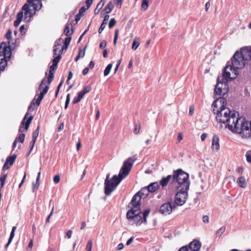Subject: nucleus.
Segmentation results:
<instances>
[{
  "mask_svg": "<svg viewBox=\"0 0 251 251\" xmlns=\"http://www.w3.org/2000/svg\"><path fill=\"white\" fill-rule=\"evenodd\" d=\"M15 46L13 44L10 45V41L8 42V45L6 43L2 42L0 45V56H3V58H7L10 59L12 52L11 50H13Z\"/></svg>",
  "mask_w": 251,
  "mask_h": 251,
  "instance_id": "9",
  "label": "nucleus"
},
{
  "mask_svg": "<svg viewBox=\"0 0 251 251\" xmlns=\"http://www.w3.org/2000/svg\"><path fill=\"white\" fill-rule=\"evenodd\" d=\"M138 195L141 197L142 198H146L150 194V192L148 189L147 187H145L141 189L137 193Z\"/></svg>",
  "mask_w": 251,
  "mask_h": 251,
  "instance_id": "20",
  "label": "nucleus"
},
{
  "mask_svg": "<svg viewBox=\"0 0 251 251\" xmlns=\"http://www.w3.org/2000/svg\"><path fill=\"white\" fill-rule=\"evenodd\" d=\"M85 94L81 91L79 92H78V97L80 99H82L83 98V97H84V96L85 95Z\"/></svg>",
  "mask_w": 251,
  "mask_h": 251,
  "instance_id": "62",
  "label": "nucleus"
},
{
  "mask_svg": "<svg viewBox=\"0 0 251 251\" xmlns=\"http://www.w3.org/2000/svg\"><path fill=\"white\" fill-rule=\"evenodd\" d=\"M159 184L158 182H154L151 183L147 187L149 190L150 193H152L155 192L159 188Z\"/></svg>",
  "mask_w": 251,
  "mask_h": 251,
  "instance_id": "18",
  "label": "nucleus"
},
{
  "mask_svg": "<svg viewBox=\"0 0 251 251\" xmlns=\"http://www.w3.org/2000/svg\"><path fill=\"white\" fill-rule=\"evenodd\" d=\"M227 101L226 100L223 98V97H220L219 98H217L216 100H215L213 103L212 104V107H213V112L214 114H216V111L217 109L216 108H217L218 106H221L223 105H226Z\"/></svg>",
  "mask_w": 251,
  "mask_h": 251,
  "instance_id": "14",
  "label": "nucleus"
},
{
  "mask_svg": "<svg viewBox=\"0 0 251 251\" xmlns=\"http://www.w3.org/2000/svg\"><path fill=\"white\" fill-rule=\"evenodd\" d=\"M91 88L90 86H86L82 91L85 94L90 91Z\"/></svg>",
  "mask_w": 251,
  "mask_h": 251,
  "instance_id": "50",
  "label": "nucleus"
},
{
  "mask_svg": "<svg viewBox=\"0 0 251 251\" xmlns=\"http://www.w3.org/2000/svg\"><path fill=\"white\" fill-rule=\"evenodd\" d=\"M10 59H8L7 58H2L1 59L0 61V71H2L4 70L5 67L7 66V61Z\"/></svg>",
  "mask_w": 251,
  "mask_h": 251,
  "instance_id": "25",
  "label": "nucleus"
},
{
  "mask_svg": "<svg viewBox=\"0 0 251 251\" xmlns=\"http://www.w3.org/2000/svg\"><path fill=\"white\" fill-rule=\"evenodd\" d=\"M211 148L216 151H217L220 148L219 138L217 135L215 134L213 136Z\"/></svg>",
  "mask_w": 251,
  "mask_h": 251,
  "instance_id": "16",
  "label": "nucleus"
},
{
  "mask_svg": "<svg viewBox=\"0 0 251 251\" xmlns=\"http://www.w3.org/2000/svg\"><path fill=\"white\" fill-rule=\"evenodd\" d=\"M170 181L172 182V175H168L166 177H163L158 183L159 184V186H161L162 187H164L167 185Z\"/></svg>",
  "mask_w": 251,
  "mask_h": 251,
  "instance_id": "17",
  "label": "nucleus"
},
{
  "mask_svg": "<svg viewBox=\"0 0 251 251\" xmlns=\"http://www.w3.org/2000/svg\"><path fill=\"white\" fill-rule=\"evenodd\" d=\"M5 37L10 41L12 37V32L10 30H8L7 32L5 34Z\"/></svg>",
  "mask_w": 251,
  "mask_h": 251,
  "instance_id": "46",
  "label": "nucleus"
},
{
  "mask_svg": "<svg viewBox=\"0 0 251 251\" xmlns=\"http://www.w3.org/2000/svg\"><path fill=\"white\" fill-rule=\"evenodd\" d=\"M54 77L53 72L49 71V76L48 78V83L50 84L52 81Z\"/></svg>",
  "mask_w": 251,
  "mask_h": 251,
  "instance_id": "36",
  "label": "nucleus"
},
{
  "mask_svg": "<svg viewBox=\"0 0 251 251\" xmlns=\"http://www.w3.org/2000/svg\"><path fill=\"white\" fill-rule=\"evenodd\" d=\"M60 181V176L59 175H56L53 177V181L55 183H57Z\"/></svg>",
  "mask_w": 251,
  "mask_h": 251,
  "instance_id": "51",
  "label": "nucleus"
},
{
  "mask_svg": "<svg viewBox=\"0 0 251 251\" xmlns=\"http://www.w3.org/2000/svg\"><path fill=\"white\" fill-rule=\"evenodd\" d=\"M131 208L126 213V218L129 220V224L136 226H140L142 223H147V217L150 213V209H147L142 213L141 209L135 210Z\"/></svg>",
  "mask_w": 251,
  "mask_h": 251,
  "instance_id": "4",
  "label": "nucleus"
},
{
  "mask_svg": "<svg viewBox=\"0 0 251 251\" xmlns=\"http://www.w3.org/2000/svg\"><path fill=\"white\" fill-rule=\"evenodd\" d=\"M112 67V64H109L107 67H106V68L105 69L104 71V76H107L109 75L111 70V68Z\"/></svg>",
  "mask_w": 251,
  "mask_h": 251,
  "instance_id": "35",
  "label": "nucleus"
},
{
  "mask_svg": "<svg viewBox=\"0 0 251 251\" xmlns=\"http://www.w3.org/2000/svg\"><path fill=\"white\" fill-rule=\"evenodd\" d=\"M57 65H54L53 64H52L50 67V71L53 72L54 70H55L57 68Z\"/></svg>",
  "mask_w": 251,
  "mask_h": 251,
  "instance_id": "57",
  "label": "nucleus"
},
{
  "mask_svg": "<svg viewBox=\"0 0 251 251\" xmlns=\"http://www.w3.org/2000/svg\"><path fill=\"white\" fill-rule=\"evenodd\" d=\"M114 5L112 2L110 1L105 7L104 11L106 12V13L108 14L112 11Z\"/></svg>",
  "mask_w": 251,
  "mask_h": 251,
  "instance_id": "29",
  "label": "nucleus"
},
{
  "mask_svg": "<svg viewBox=\"0 0 251 251\" xmlns=\"http://www.w3.org/2000/svg\"><path fill=\"white\" fill-rule=\"evenodd\" d=\"M72 233V231L71 230H69L67 231V232L66 233V235H67V236L68 239H70L71 237Z\"/></svg>",
  "mask_w": 251,
  "mask_h": 251,
  "instance_id": "64",
  "label": "nucleus"
},
{
  "mask_svg": "<svg viewBox=\"0 0 251 251\" xmlns=\"http://www.w3.org/2000/svg\"><path fill=\"white\" fill-rule=\"evenodd\" d=\"M116 23V21L114 18L111 19L108 24L109 28H112L115 25Z\"/></svg>",
  "mask_w": 251,
  "mask_h": 251,
  "instance_id": "40",
  "label": "nucleus"
},
{
  "mask_svg": "<svg viewBox=\"0 0 251 251\" xmlns=\"http://www.w3.org/2000/svg\"><path fill=\"white\" fill-rule=\"evenodd\" d=\"M81 100V99H80L78 96L75 97L73 100V103H74V104L77 103L78 102H79Z\"/></svg>",
  "mask_w": 251,
  "mask_h": 251,
  "instance_id": "52",
  "label": "nucleus"
},
{
  "mask_svg": "<svg viewBox=\"0 0 251 251\" xmlns=\"http://www.w3.org/2000/svg\"><path fill=\"white\" fill-rule=\"evenodd\" d=\"M104 0H101L97 4L96 8L95 9L94 13L95 15H97L100 12V10L104 5Z\"/></svg>",
  "mask_w": 251,
  "mask_h": 251,
  "instance_id": "26",
  "label": "nucleus"
},
{
  "mask_svg": "<svg viewBox=\"0 0 251 251\" xmlns=\"http://www.w3.org/2000/svg\"><path fill=\"white\" fill-rule=\"evenodd\" d=\"M62 42V38H60L57 41H55L54 46H56V47H58V46H59L61 45Z\"/></svg>",
  "mask_w": 251,
  "mask_h": 251,
  "instance_id": "53",
  "label": "nucleus"
},
{
  "mask_svg": "<svg viewBox=\"0 0 251 251\" xmlns=\"http://www.w3.org/2000/svg\"><path fill=\"white\" fill-rule=\"evenodd\" d=\"M93 0H86L85 1L86 5L87 6V9H88L93 3Z\"/></svg>",
  "mask_w": 251,
  "mask_h": 251,
  "instance_id": "49",
  "label": "nucleus"
},
{
  "mask_svg": "<svg viewBox=\"0 0 251 251\" xmlns=\"http://www.w3.org/2000/svg\"><path fill=\"white\" fill-rule=\"evenodd\" d=\"M85 11H86V8H85V7H82L79 9L78 14H79L80 15H81V14H82L83 13H84L85 12Z\"/></svg>",
  "mask_w": 251,
  "mask_h": 251,
  "instance_id": "58",
  "label": "nucleus"
},
{
  "mask_svg": "<svg viewBox=\"0 0 251 251\" xmlns=\"http://www.w3.org/2000/svg\"><path fill=\"white\" fill-rule=\"evenodd\" d=\"M139 45L140 42L139 40L137 38H135L132 43V49L134 50H136L139 47Z\"/></svg>",
  "mask_w": 251,
  "mask_h": 251,
  "instance_id": "32",
  "label": "nucleus"
},
{
  "mask_svg": "<svg viewBox=\"0 0 251 251\" xmlns=\"http://www.w3.org/2000/svg\"><path fill=\"white\" fill-rule=\"evenodd\" d=\"M177 189L178 192L175 195V204L178 206H181L183 205L186 201L188 197L187 192L188 190H181V189Z\"/></svg>",
  "mask_w": 251,
  "mask_h": 251,
  "instance_id": "10",
  "label": "nucleus"
},
{
  "mask_svg": "<svg viewBox=\"0 0 251 251\" xmlns=\"http://www.w3.org/2000/svg\"><path fill=\"white\" fill-rule=\"evenodd\" d=\"M22 11H24V16L23 15L24 20L26 22L30 21L31 18L35 13H32L31 9L29 8V5L27 3H25L22 7Z\"/></svg>",
  "mask_w": 251,
  "mask_h": 251,
  "instance_id": "12",
  "label": "nucleus"
},
{
  "mask_svg": "<svg viewBox=\"0 0 251 251\" xmlns=\"http://www.w3.org/2000/svg\"><path fill=\"white\" fill-rule=\"evenodd\" d=\"M40 175H41V172H40L38 173L36 183H33V184H32V191H33V192H34L35 191H36L39 188Z\"/></svg>",
  "mask_w": 251,
  "mask_h": 251,
  "instance_id": "23",
  "label": "nucleus"
},
{
  "mask_svg": "<svg viewBox=\"0 0 251 251\" xmlns=\"http://www.w3.org/2000/svg\"><path fill=\"white\" fill-rule=\"evenodd\" d=\"M237 183L238 185L243 188H245L247 186V183L244 177L240 176L237 180Z\"/></svg>",
  "mask_w": 251,
  "mask_h": 251,
  "instance_id": "24",
  "label": "nucleus"
},
{
  "mask_svg": "<svg viewBox=\"0 0 251 251\" xmlns=\"http://www.w3.org/2000/svg\"><path fill=\"white\" fill-rule=\"evenodd\" d=\"M23 18V12L20 11L19 12L17 15L16 20L14 23V25L15 26L17 27L20 24L22 19Z\"/></svg>",
  "mask_w": 251,
  "mask_h": 251,
  "instance_id": "21",
  "label": "nucleus"
},
{
  "mask_svg": "<svg viewBox=\"0 0 251 251\" xmlns=\"http://www.w3.org/2000/svg\"><path fill=\"white\" fill-rule=\"evenodd\" d=\"M46 83V77H44L43 79V80H42V81L39 85V90H41L42 86L43 85H45Z\"/></svg>",
  "mask_w": 251,
  "mask_h": 251,
  "instance_id": "47",
  "label": "nucleus"
},
{
  "mask_svg": "<svg viewBox=\"0 0 251 251\" xmlns=\"http://www.w3.org/2000/svg\"><path fill=\"white\" fill-rule=\"evenodd\" d=\"M135 160L133 157H129L124 161L118 176L114 175L110 180H104V193L106 196L110 195L121 180L128 175Z\"/></svg>",
  "mask_w": 251,
  "mask_h": 251,
  "instance_id": "1",
  "label": "nucleus"
},
{
  "mask_svg": "<svg viewBox=\"0 0 251 251\" xmlns=\"http://www.w3.org/2000/svg\"><path fill=\"white\" fill-rule=\"evenodd\" d=\"M39 126H38L35 130H34L32 133V139L33 141L36 142L38 136L39 135Z\"/></svg>",
  "mask_w": 251,
  "mask_h": 251,
  "instance_id": "34",
  "label": "nucleus"
},
{
  "mask_svg": "<svg viewBox=\"0 0 251 251\" xmlns=\"http://www.w3.org/2000/svg\"><path fill=\"white\" fill-rule=\"evenodd\" d=\"M175 204H172L171 202H167L162 204L159 209V212L163 215H168L171 214L173 209L176 208Z\"/></svg>",
  "mask_w": 251,
  "mask_h": 251,
  "instance_id": "11",
  "label": "nucleus"
},
{
  "mask_svg": "<svg viewBox=\"0 0 251 251\" xmlns=\"http://www.w3.org/2000/svg\"><path fill=\"white\" fill-rule=\"evenodd\" d=\"M225 230H226V226H222L216 232L217 236H219L220 237L223 234V233L225 231Z\"/></svg>",
  "mask_w": 251,
  "mask_h": 251,
  "instance_id": "37",
  "label": "nucleus"
},
{
  "mask_svg": "<svg viewBox=\"0 0 251 251\" xmlns=\"http://www.w3.org/2000/svg\"><path fill=\"white\" fill-rule=\"evenodd\" d=\"M17 155L16 154H13L12 156H9L6 158V163L9 164V166H11L13 164L16 159Z\"/></svg>",
  "mask_w": 251,
  "mask_h": 251,
  "instance_id": "28",
  "label": "nucleus"
},
{
  "mask_svg": "<svg viewBox=\"0 0 251 251\" xmlns=\"http://www.w3.org/2000/svg\"><path fill=\"white\" fill-rule=\"evenodd\" d=\"M62 53L61 52V50L59 51L58 54L56 56H54V58L52 60V64H54V65H57L58 63L61 58V54Z\"/></svg>",
  "mask_w": 251,
  "mask_h": 251,
  "instance_id": "31",
  "label": "nucleus"
},
{
  "mask_svg": "<svg viewBox=\"0 0 251 251\" xmlns=\"http://www.w3.org/2000/svg\"><path fill=\"white\" fill-rule=\"evenodd\" d=\"M70 95L69 94H67V97H66V100L65 104V109L67 108L68 105L69 104V102H70Z\"/></svg>",
  "mask_w": 251,
  "mask_h": 251,
  "instance_id": "44",
  "label": "nucleus"
},
{
  "mask_svg": "<svg viewBox=\"0 0 251 251\" xmlns=\"http://www.w3.org/2000/svg\"><path fill=\"white\" fill-rule=\"evenodd\" d=\"M141 197L138 195V194L136 193L134 196L132 197L131 202L129 203V204L132 205L131 208H134L135 210H139L140 209V205H141Z\"/></svg>",
  "mask_w": 251,
  "mask_h": 251,
  "instance_id": "13",
  "label": "nucleus"
},
{
  "mask_svg": "<svg viewBox=\"0 0 251 251\" xmlns=\"http://www.w3.org/2000/svg\"><path fill=\"white\" fill-rule=\"evenodd\" d=\"M246 156L247 162L251 163V150L246 152Z\"/></svg>",
  "mask_w": 251,
  "mask_h": 251,
  "instance_id": "42",
  "label": "nucleus"
},
{
  "mask_svg": "<svg viewBox=\"0 0 251 251\" xmlns=\"http://www.w3.org/2000/svg\"><path fill=\"white\" fill-rule=\"evenodd\" d=\"M28 114V113H27L25 115L24 119H23L21 123L19 129V132L20 133V134L18 138H17L18 141H20L21 143H23L25 140V134L24 133V132L27 130L29 126V125L33 119V117L32 116H30L27 119L26 121L25 122V120H26Z\"/></svg>",
  "mask_w": 251,
  "mask_h": 251,
  "instance_id": "8",
  "label": "nucleus"
},
{
  "mask_svg": "<svg viewBox=\"0 0 251 251\" xmlns=\"http://www.w3.org/2000/svg\"><path fill=\"white\" fill-rule=\"evenodd\" d=\"M71 39H72V38L71 37H67L65 38L64 43V45H63V46L62 48V50H61V53L64 50H66L68 49V46L70 43Z\"/></svg>",
  "mask_w": 251,
  "mask_h": 251,
  "instance_id": "27",
  "label": "nucleus"
},
{
  "mask_svg": "<svg viewBox=\"0 0 251 251\" xmlns=\"http://www.w3.org/2000/svg\"><path fill=\"white\" fill-rule=\"evenodd\" d=\"M178 251H189V249L188 248V246H184L182 247H181Z\"/></svg>",
  "mask_w": 251,
  "mask_h": 251,
  "instance_id": "54",
  "label": "nucleus"
},
{
  "mask_svg": "<svg viewBox=\"0 0 251 251\" xmlns=\"http://www.w3.org/2000/svg\"><path fill=\"white\" fill-rule=\"evenodd\" d=\"M31 7H33L34 10V13H35L36 11L41 9L42 7V3L41 0H35L32 4L31 5Z\"/></svg>",
  "mask_w": 251,
  "mask_h": 251,
  "instance_id": "19",
  "label": "nucleus"
},
{
  "mask_svg": "<svg viewBox=\"0 0 251 251\" xmlns=\"http://www.w3.org/2000/svg\"><path fill=\"white\" fill-rule=\"evenodd\" d=\"M222 77L221 80L220 77L217 78V83L214 89L215 95H218L221 96L226 94L228 91V81L234 78L233 77L231 76V78L226 79L223 75Z\"/></svg>",
  "mask_w": 251,
  "mask_h": 251,
  "instance_id": "7",
  "label": "nucleus"
},
{
  "mask_svg": "<svg viewBox=\"0 0 251 251\" xmlns=\"http://www.w3.org/2000/svg\"><path fill=\"white\" fill-rule=\"evenodd\" d=\"M203 222L205 223H208L209 222V217L207 215H205L202 218Z\"/></svg>",
  "mask_w": 251,
  "mask_h": 251,
  "instance_id": "56",
  "label": "nucleus"
},
{
  "mask_svg": "<svg viewBox=\"0 0 251 251\" xmlns=\"http://www.w3.org/2000/svg\"><path fill=\"white\" fill-rule=\"evenodd\" d=\"M189 176L188 173L180 169H178L174 171V174L172 176V183H177L176 186L177 189L189 190L190 186Z\"/></svg>",
  "mask_w": 251,
  "mask_h": 251,
  "instance_id": "5",
  "label": "nucleus"
},
{
  "mask_svg": "<svg viewBox=\"0 0 251 251\" xmlns=\"http://www.w3.org/2000/svg\"><path fill=\"white\" fill-rule=\"evenodd\" d=\"M17 229V227L15 226H14L12 227V230L10 233V237L9 238V239L10 241H12L14 236H15V232Z\"/></svg>",
  "mask_w": 251,
  "mask_h": 251,
  "instance_id": "39",
  "label": "nucleus"
},
{
  "mask_svg": "<svg viewBox=\"0 0 251 251\" xmlns=\"http://www.w3.org/2000/svg\"><path fill=\"white\" fill-rule=\"evenodd\" d=\"M201 247V243L198 240H194L190 243L189 246V250L194 251H200V250Z\"/></svg>",
  "mask_w": 251,
  "mask_h": 251,
  "instance_id": "15",
  "label": "nucleus"
},
{
  "mask_svg": "<svg viewBox=\"0 0 251 251\" xmlns=\"http://www.w3.org/2000/svg\"><path fill=\"white\" fill-rule=\"evenodd\" d=\"M118 35H119V30L118 29H116L115 30L114 38V41H113L114 45H116L117 43V39L118 38Z\"/></svg>",
  "mask_w": 251,
  "mask_h": 251,
  "instance_id": "41",
  "label": "nucleus"
},
{
  "mask_svg": "<svg viewBox=\"0 0 251 251\" xmlns=\"http://www.w3.org/2000/svg\"><path fill=\"white\" fill-rule=\"evenodd\" d=\"M194 112V108L193 106H190L189 108V114L190 116L193 115Z\"/></svg>",
  "mask_w": 251,
  "mask_h": 251,
  "instance_id": "59",
  "label": "nucleus"
},
{
  "mask_svg": "<svg viewBox=\"0 0 251 251\" xmlns=\"http://www.w3.org/2000/svg\"><path fill=\"white\" fill-rule=\"evenodd\" d=\"M133 239H134V237H130L126 242V245L127 246H128L129 245L131 244V243L133 242Z\"/></svg>",
  "mask_w": 251,
  "mask_h": 251,
  "instance_id": "60",
  "label": "nucleus"
},
{
  "mask_svg": "<svg viewBox=\"0 0 251 251\" xmlns=\"http://www.w3.org/2000/svg\"><path fill=\"white\" fill-rule=\"evenodd\" d=\"M59 48L58 47H56V46H54V47H53V57L54 56H56L58 53H59V51L60 50H59Z\"/></svg>",
  "mask_w": 251,
  "mask_h": 251,
  "instance_id": "45",
  "label": "nucleus"
},
{
  "mask_svg": "<svg viewBox=\"0 0 251 251\" xmlns=\"http://www.w3.org/2000/svg\"><path fill=\"white\" fill-rule=\"evenodd\" d=\"M226 127L232 132L239 134L243 137L248 138L251 136V120L249 123L245 118L239 117L238 112L237 115H235L234 122L231 121V123L227 124Z\"/></svg>",
  "mask_w": 251,
  "mask_h": 251,
  "instance_id": "3",
  "label": "nucleus"
},
{
  "mask_svg": "<svg viewBox=\"0 0 251 251\" xmlns=\"http://www.w3.org/2000/svg\"><path fill=\"white\" fill-rule=\"evenodd\" d=\"M210 6V1H208V2H207L205 4V11H207L209 9V7Z\"/></svg>",
  "mask_w": 251,
  "mask_h": 251,
  "instance_id": "63",
  "label": "nucleus"
},
{
  "mask_svg": "<svg viewBox=\"0 0 251 251\" xmlns=\"http://www.w3.org/2000/svg\"><path fill=\"white\" fill-rule=\"evenodd\" d=\"M70 28L69 25H66L65 28L64 30V33L65 34V35H66L67 36H70L73 33V29H72V31L70 32Z\"/></svg>",
  "mask_w": 251,
  "mask_h": 251,
  "instance_id": "33",
  "label": "nucleus"
},
{
  "mask_svg": "<svg viewBox=\"0 0 251 251\" xmlns=\"http://www.w3.org/2000/svg\"><path fill=\"white\" fill-rule=\"evenodd\" d=\"M121 63V59H120L117 61L116 67L114 69V73H115L116 72V71H117V70L118 69Z\"/></svg>",
  "mask_w": 251,
  "mask_h": 251,
  "instance_id": "55",
  "label": "nucleus"
},
{
  "mask_svg": "<svg viewBox=\"0 0 251 251\" xmlns=\"http://www.w3.org/2000/svg\"><path fill=\"white\" fill-rule=\"evenodd\" d=\"M107 45V42L105 40H103L101 42V43L100 44V49H103Z\"/></svg>",
  "mask_w": 251,
  "mask_h": 251,
  "instance_id": "48",
  "label": "nucleus"
},
{
  "mask_svg": "<svg viewBox=\"0 0 251 251\" xmlns=\"http://www.w3.org/2000/svg\"><path fill=\"white\" fill-rule=\"evenodd\" d=\"M207 137V133H203L201 136V141H203L205 140L206 138Z\"/></svg>",
  "mask_w": 251,
  "mask_h": 251,
  "instance_id": "61",
  "label": "nucleus"
},
{
  "mask_svg": "<svg viewBox=\"0 0 251 251\" xmlns=\"http://www.w3.org/2000/svg\"><path fill=\"white\" fill-rule=\"evenodd\" d=\"M109 18V16L108 15H106L104 17V19L101 23V24L100 25V27L99 29V33H101L102 31L103 30V29L105 28L106 25L107 24V21Z\"/></svg>",
  "mask_w": 251,
  "mask_h": 251,
  "instance_id": "22",
  "label": "nucleus"
},
{
  "mask_svg": "<svg viewBox=\"0 0 251 251\" xmlns=\"http://www.w3.org/2000/svg\"><path fill=\"white\" fill-rule=\"evenodd\" d=\"M226 105H223L216 111V120L220 123L229 124L231 121L234 122L235 115H237V112L231 111L229 108L226 107Z\"/></svg>",
  "mask_w": 251,
  "mask_h": 251,
  "instance_id": "6",
  "label": "nucleus"
},
{
  "mask_svg": "<svg viewBox=\"0 0 251 251\" xmlns=\"http://www.w3.org/2000/svg\"><path fill=\"white\" fill-rule=\"evenodd\" d=\"M49 87L48 85L45 86L43 91L39 94L38 98L42 100L44 95L48 92Z\"/></svg>",
  "mask_w": 251,
  "mask_h": 251,
  "instance_id": "30",
  "label": "nucleus"
},
{
  "mask_svg": "<svg viewBox=\"0 0 251 251\" xmlns=\"http://www.w3.org/2000/svg\"><path fill=\"white\" fill-rule=\"evenodd\" d=\"M92 248V242L91 240L88 241L86 248V251H91Z\"/></svg>",
  "mask_w": 251,
  "mask_h": 251,
  "instance_id": "43",
  "label": "nucleus"
},
{
  "mask_svg": "<svg viewBox=\"0 0 251 251\" xmlns=\"http://www.w3.org/2000/svg\"><path fill=\"white\" fill-rule=\"evenodd\" d=\"M149 6V2L148 0H143L141 7L142 9L144 10H146Z\"/></svg>",
  "mask_w": 251,
  "mask_h": 251,
  "instance_id": "38",
  "label": "nucleus"
},
{
  "mask_svg": "<svg viewBox=\"0 0 251 251\" xmlns=\"http://www.w3.org/2000/svg\"><path fill=\"white\" fill-rule=\"evenodd\" d=\"M247 58L244 55L242 50L239 52L237 51L231 59V61H228L224 68L223 72V76L226 79L231 78V71L233 74V78H235L238 75V70L243 68L246 63Z\"/></svg>",
  "mask_w": 251,
  "mask_h": 251,
  "instance_id": "2",
  "label": "nucleus"
}]
</instances>
